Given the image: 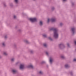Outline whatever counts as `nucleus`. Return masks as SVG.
<instances>
[{
    "label": "nucleus",
    "mask_w": 76,
    "mask_h": 76,
    "mask_svg": "<svg viewBox=\"0 0 76 76\" xmlns=\"http://www.w3.org/2000/svg\"><path fill=\"white\" fill-rule=\"evenodd\" d=\"M50 63H52V62L53 61V59L52 58H51L50 59Z\"/></svg>",
    "instance_id": "nucleus-8"
},
{
    "label": "nucleus",
    "mask_w": 76,
    "mask_h": 76,
    "mask_svg": "<svg viewBox=\"0 0 76 76\" xmlns=\"http://www.w3.org/2000/svg\"><path fill=\"white\" fill-rule=\"evenodd\" d=\"M75 45H76V41H75Z\"/></svg>",
    "instance_id": "nucleus-28"
},
{
    "label": "nucleus",
    "mask_w": 76,
    "mask_h": 76,
    "mask_svg": "<svg viewBox=\"0 0 76 76\" xmlns=\"http://www.w3.org/2000/svg\"><path fill=\"white\" fill-rule=\"evenodd\" d=\"M49 39H50V40H52V39H51V37H49Z\"/></svg>",
    "instance_id": "nucleus-20"
},
{
    "label": "nucleus",
    "mask_w": 76,
    "mask_h": 76,
    "mask_svg": "<svg viewBox=\"0 0 76 76\" xmlns=\"http://www.w3.org/2000/svg\"><path fill=\"white\" fill-rule=\"evenodd\" d=\"M61 58H64V56H62L61 57Z\"/></svg>",
    "instance_id": "nucleus-26"
},
{
    "label": "nucleus",
    "mask_w": 76,
    "mask_h": 76,
    "mask_svg": "<svg viewBox=\"0 0 76 76\" xmlns=\"http://www.w3.org/2000/svg\"><path fill=\"white\" fill-rule=\"evenodd\" d=\"M74 61H76V59H74L73 60Z\"/></svg>",
    "instance_id": "nucleus-19"
},
{
    "label": "nucleus",
    "mask_w": 76,
    "mask_h": 76,
    "mask_svg": "<svg viewBox=\"0 0 76 76\" xmlns=\"http://www.w3.org/2000/svg\"><path fill=\"white\" fill-rule=\"evenodd\" d=\"M61 45H62V44H59V47H60V46H61Z\"/></svg>",
    "instance_id": "nucleus-25"
},
{
    "label": "nucleus",
    "mask_w": 76,
    "mask_h": 76,
    "mask_svg": "<svg viewBox=\"0 0 76 76\" xmlns=\"http://www.w3.org/2000/svg\"><path fill=\"white\" fill-rule=\"evenodd\" d=\"M46 54L47 55H48V53L47 52H46Z\"/></svg>",
    "instance_id": "nucleus-24"
},
{
    "label": "nucleus",
    "mask_w": 76,
    "mask_h": 76,
    "mask_svg": "<svg viewBox=\"0 0 76 76\" xmlns=\"http://www.w3.org/2000/svg\"><path fill=\"white\" fill-rule=\"evenodd\" d=\"M43 36L44 37H46L47 36L46 35H43Z\"/></svg>",
    "instance_id": "nucleus-18"
},
{
    "label": "nucleus",
    "mask_w": 76,
    "mask_h": 76,
    "mask_svg": "<svg viewBox=\"0 0 76 76\" xmlns=\"http://www.w3.org/2000/svg\"><path fill=\"white\" fill-rule=\"evenodd\" d=\"M33 0L34 1V0Z\"/></svg>",
    "instance_id": "nucleus-31"
},
{
    "label": "nucleus",
    "mask_w": 76,
    "mask_h": 76,
    "mask_svg": "<svg viewBox=\"0 0 76 76\" xmlns=\"http://www.w3.org/2000/svg\"><path fill=\"white\" fill-rule=\"evenodd\" d=\"M24 42H26V43H27V44H28V43H29V42H28V40H24Z\"/></svg>",
    "instance_id": "nucleus-9"
},
{
    "label": "nucleus",
    "mask_w": 76,
    "mask_h": 76,
    "mask_svg": "<svg viewBox=\"0 0 76 76\" xmlns=\"http://www.w3.org/2000/svg\"><path fill=\"white\" fill-rule=\"evenodd\" d=\"M50 21V19L48 18V22H49Z\"/></svg>",
    "instance_id": "nucleus-13"
},
{
    "label": "nucleus",
    "mask_w": 76,
    "mask_h": 76,
    "mask_svg": "<svg viewBox=\"0 0 76 76\" xmlns=\"http://www.w3.org/2000/svg\"><path fill=\"white\" fill-rule=\"evenodd\" d=\"M28 67V68H33V66L32 65H29Z\"/></svg>",
    "instance_id": "nucleus-5"
},
{
    "label": "nucleus",
    "mask_w": 76,
    "mask_h": 76,
    "mask_svg": "<svg viewBox=\"0 0 76 76\" xmlns=\"http://www.w3.org/2000/svg\"><path fill=\"white\" fill-rule=\"evenodd\" d=\"M51 21L52 22H55V21H56V19H52L51 20Z\"/></svg>",
    "instance_id": "nucleus-7"
},
{
    "label": "nucleus",
    "mask_w": 76,
    "mask_h": 76,
    "mask_svg": "<svg viewBox=\"0 0 76 76\" xmlns=\"http://www.w3.org/2000/svg\"><path fill=\"white\" fill-rule=\"evenodd\" d=\"M5 38H6V36H5Z\"/></svg>",
    "instance_id": "nucleus-30"
},
{
    "label": "nucleus",
    "mask_w": 76,
    "mask_h": 76,
    "mask_svg": "<svg viewBox=\"0 0 76 76\" xmlns=\"http://www.w3.org/2000/svg\"><path fill=\"white\" fill-rule=\"evenodd\" d=\"M63 25V23H61L60 24V25H61H61Z\"/></svg>",
    "instance_id": "nucleus-23"
},
{
    "label": "nucleus",
    "mask_w": 76,
    "mask_h": 76,
    "mask_svg": "<svg viewBox=\"0 0 76 76\" xmlns=\"http://www.w3.org/2000/svg\"><path fill=\"white\" fill-rule=\"evenodd\" d=\"M29 20L32 22H37V18H31L29 19Z\"/></svg>",
    "instance_id": "nucleus-2"
},
{
    "label": "nucleus",
    "mask_w": 76,
    "mask_h": 76,
    "mask_svg": "<svg viewBox=\"0 0 76 76\" xmlns=\"http://www.w3.org/2000/svg\"><path fill=\"white\" fill-rule=\"evenodd\" d=\"M4 55H7V53L6 52H4Z\"/></svg>",
    "instance_id": "nucleus-14"
},
{
    "label": "nucleus",
    "mask_w": 76,
    "mask_h": 76,
    "mask_svg": "<svg viewBox=\"0 0 76 76\" xmlns=\"http://www.w3.org/2000/svg\"><path fill=\"white\" fill-rule=\"evenodd\" d=\"M72 32H73V34H74V33H75V28H73L72 29Z\"/></svg>",
    "instance_id": "nucleus-4"
},
{
    "label": "nucleus",
    "mask_w": 76,
    "mask_h": 76,
    "mask_svg": "<svg viewBox=\"0 0 76 76\" xmlns=\"http://www.w3.org/2000/svg\"><path fill=\"white\" fill-rule=\"evenodd\" d=\"M16 17L15 16V15H14V19H15V18H16Z\"/></svg>",
    "instance_id": "nucleus-22"
},
{
    "label": "nucleus",
    "mask_w": 76,
    "mask_h": 76,
    "mask_svg": "<svg viewBox=\"0 0 76 76\" xmlns=\"http://www.w3.org/2000/svg\"><path fill=\"white\" fill-rule=\"evenodd\" d=\"M20 69H24V65H23L21 64L20 66Z\"/></svg>",
    "instance_id": "nucleus-3"
},
{
    "label": "nucleus",
    "mask_w": 76,
    "mask_h": 76,
    "mask_svg": "<svg viewBox=\"0 0 76 76\" xmlns=\"http://www.w3.org/2000/svg\"><path fill=\"white\" fill-rule=\"evenodd\" d=\"M43 45H44V47H47V44L45 43Z\"/></svg>",
    "instance_id": "nucleus-10"
},
{
    "label": "nucleus",
    "mask_w": 76,
    "mask_h": 76,
    "mask_svg": "<svg viewBox=\"0 0 76 76\" xmlns=\"http://www.w3.org/2000/svg\"><path fill=\"white\" fill-rule=\"evenodd\" d=\"M12 72L13 74H15V73H16V71L15 70H12Z\"/></svg>",
    "instance_id": "nucleus-6"
},
{
    "label": "nucleus",
    "mask_w": 76,
    "mask_h": 76,
    "mask_svg": "<svg viewBox=\"0 0 76 76\" xmlns=\"http://www.w3.org/2000/svg\"><path fill=\"white\" fill-rule=\"evenodd\" d=\"M2 45L3 46H4V43H3L2 44Z\"/></svg>",
    "instance_id": "nucleus-21"
},
{
    "label": "nucleus",
    "mask_w": 76,
    "mask_h": 76,
    "mask_svg": "<svg viewBox=\"0 0 76 76\" xmlns=\"http://www.w3.org/2000/svg\"><path fill=\"white\" fill-rule=\"evenodd\" d=\"M14 60V58H13L12 59L11 61H13Z\"/></svg>",
    "instance_id": "nucleus-17"
},
{
    "label": "nucleus",
    "mask_w": 76,
    "mask_h": 76,
    "mask_svg": "<svg viewBox=\"0 0 76 76\" xmlns=\"http://www.w3.org/2000/svg\"><path fill=\"white\" fill-rule=\"evenodd\" d=\"M39 73H40V74H42V72L41 71H40L39 72Z\"/></svg>",
    "instance_id": "nucleus-16"
},
{
    "label": "nucleus",
    "mask_w": 76,
    "mask_h": 76,
    "mask_svg": "<svg viewBox=\"0 0 76 76\" xmlns=\"http://www.w3.org/2000/svg\"><path fill=\"white\" fill-rule=\"evenodd\" d=\"M50 31L52 30L54 32V37L55 38H57L58 37V30L57 28H52L50 29Z\"/></svg>",
    "instance_id": "nucleus-1"
},
{
    "label": "nucleus",
    "mask_w": 76,
    "mask_h": 76,
    "mask_svg": "<svg viewBox=\"0 0 76 76\" xmlns=\"http://www.w3.org/2000/svg\"><path fill=\"white\" fill-rule=\"evenodd\" d=\"M65 67L66 68H67V67H69V65H65Z\"/></svg>",
    "instance_id": "nucleus-12"
},
{
    "label": "nucleus",
    "mask_w": 76,
    "mask_h": 76,
    "mask_svg": "<svg viewBox=\"0 0 76 76\" xmlns=\"http://www.w3.org/2000/svg\"><path fill=\"white\" fill-rule=\"evenodd\" d=\"M67 1V0H63V1Z\"/></svg>",
    "instance_id": "nucleus-27"
},
{
    "label": "nucleus",
    "mask_w": 76,
    "mask_h": 76,
    "mask_svg": "<svg viewBox=\"0 0 76 76\" xmlns=\"http://www.w3.org/2000/svg\"><path fill=\"white\" fill-rule=\"evenodd\" d=\"M67 45H68V47L69 46V43H68V44H67Z\"/></svg>",
    "instance_id": "nucleus-29"
},
{
    "label": "nucleus",
    "mask_w": 76,
    "mask_h": 76,
    "mask_svg": "<svg viewBox=\"0 0 76 76\" xmlns=\"http://www.w3.org/2000/svg\"><path fill=\"white\" fill-rule=\"evenodd\" d=\"M40 25H42V21H40Z\"/></svg>",
    "instance_id": "nucleus-11"
},
{
    "label": "nucleus",
    "mask_w": 76,
    "mask_h": 76,
    "mask_svg": "<svg viewBox=\"0 0 76 76\" xmlns=\"http://www.w3.org/2000/svg\"><path fill=\"white\" fill-rule=\"evenodd\" d=\"M15 1L16 3H18V0H15Z\"/></svg>",
    "instance_id": "nucleus-15"
}]
</instances>
